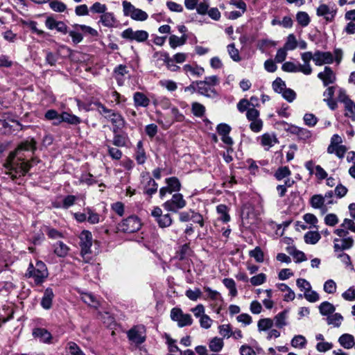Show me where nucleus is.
<instances>
[{"instance_id":"nucleus-1","label":"nucleus","mask_w":355,"mask_h":355,"mask_svg":"<svg viewBox=\"0 0 355 355\" xmlns=\"http://www.w3.org/2000/svg\"><path fill=\"white\" fill-rule=\"evenodd\" d=\"M36 147V141L33 139H27L20 143L17 148L10 152L4 164L8 174L12 180H15L25 175L31 165L26 161L28 153L33 154Z\"/></svg>"},{"instance_id":"nucleus-2","label":"nucleus","mask_w":355,"mask_h":355,"mask_svg":"<svg viewBox=\"0 0 355 355\" xmlns=\"http://www.w3.org/2000/svg\"><path fill=\"white\" fill-rule=\"evenodd\" d=\"M94 105L96 107L98 113L112 123V128H114V132L116 131L117 129H123L125 127V119L119 112L107 108L100 101L94 102Z\"/></svg>"},{"instance_id":"nucleus-3","label":"nucleus","mask_w":355,"mask_h":355,"mask_svg":"<svg viewBox=\"0 0 355 355\" xmlns=\"http://www.w3.org/2000/svg\"><path fill=\"white\" fill-rule=\"evenodd\" d=\"M127 336L130 341L139 345L144 343L146 339V329L144 324L133 326L127 331Z\"/></svg>"},{"instance_id":"nucleus-4","label":"nucleus","mask_w":355,"mask_h":355,"mask_svg":"<svg viewBox=\"0 0 355 355\" xmlns=\"http://www.w3.org/2000/svg\"><path fill=\"white\" fill-rule=\"evenodd\" d=\"M278 124L282 125L285 131L292 135H297L299 140L306 141L311 138L312 135L310 130L293 124H289L284 121L279 122Z\"/></svg>"},{"instance_id":"nucleus-5","label":"nucleus","mask_w":355,"mask_h":355,"mask_svg":"<svg viewBox=\"0 0 355 355\" xmlns=\"http://www.w3.org/2000/svg\"><path fill=\"white\" fill-rule=\"evenodd\" d=\"M187 205V202L184 199L182 194L176 193L173 195L172 198L166 201L163 205V207L168 211L177 213L179 209H182Z\"/></svg>"},{"instance_id":"nucleus-6","label":"nucleus","mask_w":355,"mask_h":355,"mask_svg":"<svg viewBox=\"0 0 355 355\" xmlns=\"http://www.w3.org/2000/svg\"><path fill=\"white\" fill-rule=\"evenodd\" d=\"M170 316L173 321L177 322L178 326L180 328L190 326L193 324L191 315L188 313H184L180 308H173L171 311Z\"/></svg>"},{"instance_id":"nucleus-7","label":"nucleus","mask_w":355,"mask_h":355,"mask_svg":"<svg viewBox=\"0 0 355 355\" xmlns=\"http://www.w3.org/2000/svg\"><path fill=\"white\" fill-rule=\"evenodd\" d=\"M141 227L139 218L136 216H130L119 224V230L125 233H134Z\"/></svg>"},{"instance_id":"nucleus-8","label":"nucleus","mask_w":355,"mask_h":355,"mask_svg":"<svg viewBox=\"0 0 355 355\" xmlns=\"http://www.w3.org/2000/svg\"><path fill=\"white\" fill-rule=\"evenodd\" d=\"M121 36L130 42H144L148 40L149 35L147 31L144 30L134 31L132 28H128L121 33Z\"/></svg>"},{"instance_id":"nucleus-9","label":"nucleus","mask_w":355,"mask_h":355,"mask_svg":"<svg viewBox=\"0 0 355 355\" xmlns=\"http://www.w3.org/2000/svg\"><path fill=\"white\" fill-rule=\"evenodd\" d=\"M123 13L132 19L138 21H144L148 18V14L141 9L136 8L130 1H123Z\"/></svg>"},{"instance_id":"nucleus-10","label":"nucleus","mask_w":355,"mask_h":355,"mask_svg":"<svg viewBox=\"0 0 355 355\" xmlns=\"http://www.w3.org/2000/svg\"><path fill=\"white\" fill-rule=\"evenodd\" d=\"M80 254L83 257L91 253V247L92 245V235L88 230H83L79 236Z\"/></svg>"},{"instance_id":"nucleus-11","label":"nucleus","mask_w":355,"mask_h":355,"mask_svg":"<svg viewBox=\"0 0 355 355\" xmlns=\"http://www.w3.org/2000/svg\"><path fill=\"white\" fill-rule=\"evenodd\" d=\"M337 12V8L334 6L321 4L316 11V14L319 17H323L327 23L331 22L334 20Z\"/></svg>"},{"instance_id":"nucleus-12","label":"nucleus","mask_w":355,"mask_h":355,"mask_svg":"<svg viewBox=\"0 0 355 355\" xmlns=\"http://www.w3.org/2000/svg\"><path fill=\"white\" fill-rule=\"evenodd\" d=\"M334 60V55L331 52L316 51L314 53V62L317 66L331 64Z\"/></svg>"},{"instance_id":"nucleus-13","label":"nucleus","mask_w":355,"mask_h":355,"mask_svg":"<svg viewBox=\"0 0 355 355\" xmlns=\"http://www.w3.org/2000/svg\"><path fill=\"white\" fill-rule=\"evenodd\" d=\"M25 276L28 278H33L37 285L43 283L48 277L46 275L42 272L40 273L39 270L34 268V266L31 262L29 263Z\"/></svg>"},{"instance_id":"nucleus-14","label":"nucleus","mask_w":355,"mask_h":355,"mask_svg":"<svg viewBox=\"0 0 355 355\" xmlns=\"http://www.w3.org/2000/svg\"><path fill=\"white\" fill-rule=\"evenodd\" d=\"M318 78L322 81L324 87L334 83L336 80V75L329 67H325L324 71L318 74Z\"/></svg>"},{"instance_id":"nucleus-15","label":"nucleus","mask_w":355,"mask_h":355,"mask_svg":"<svg viewBox=\"0 0 355 355\" xmlns=\"http://www.w3.org/2000/svg\"><path fill=\"white\" fill-rule=\"evenodd\" d=\"M33 336L41 343L47 344L51 343L52 336L51 333L44 328H35L33 330Z\"/></svg>"},{"instance_id":"nucleus-16","label":"nucleus","mask_w":355,"mask_h":355,"mask_svg":"<svg viewBox=\"0 0 355 355\" xmlns=\"http://www.w3.org/2000/svg\"><path fill=\"white\" fill-rule=\"evenodd\" d=\"M334 243L335 252L343 251L351 248L354 245V240L352 237H347L342 239H334Z\"/></svg>"},{"instance_id":"nucleus-17","label":"nucleus","mask_w":355,"mask_h":355,"mask_svg":"<svg viewBox=\"0 0 355 355\" xmlns=\"http://www.w3.org/2000/svg\"><path fill=\"white\" fill-rule=\"evenodd\" d=\"M142 178L147 180V183L144 187V193L149 196H152L153 194L157 193L158 189L157 183L150 177L148 173H143Z\"/></svg>"},{"instance_id":"nucleus-18","label":"nucleus","mask_w":355,"mask_h":355,"mask_svg":"<svg viewBox=\"0 0 355 355\" xmlns=\"http://www.w3.org/2000/svg\"><path fill=\"white\" fill-rule=\"evenodd\" d=\"M121 129H117L116 131H114L112 128V132L114 134L113 139L111 143L116 147H125L127 146L128 141V137L126 133H119Z\"/></svg>"},{"instance_id":"nucleus-19","label":"nucleus","mask_w":355,"mask_h":355,"mask_svg":"<svg viewBox=\"0 0 355 355\" xmlns=\"http://www.w3.org/2000/svg\"><path fill=\"white\" fill-rule=\"evenodd\" d=\"M301 58L304 62L303 64H301L302 73L304 75H310L312 73V68L310 65V61L313 60L314 61V54L311 51H306L301 54Z\"/></svg>"},{"instance_id":"nucleus-20","label":"nucleus","mask_w":355,"mask_h":355,"mask_svg":"<svg viewBox=\"0 0 355 355\" xmlns=\"http://www.w3.org/2000/svg\"><path fill=\"white\" fill-rule=\"evenodd\" d=\"M158 55H160V59L164 61L168 70L171 71H178L180 69V67L174 63L175 62H173V59L169 56L168 53L156 52L154 55V57H157Z\"/></svg>"},{"instance_id":"nucleus-21","label":"nucleus","mask_w":355,"mask_h":355,"mask_svg":"<svg viewBox=\"0 0 355 355\" xmlns=\"http://www.w3.org/2000/svg\"><path fill=\"white\" fill-rule=\"evenodd\" d=\"M196 86L197 92L200 95L209 98H215L218 96V94L214 87L201 85H196Z\"/></svg>"},{"instance_id":"nucleus-22","label":"nucleus","mask_w":355,"mask_h":355,"mask_svg":"<svg viewBox=\"0 0 355 355\" xmlns=\"http://www.w3.org/2000/svg\"><path fill=\"white\" fill-rule=\"evenodd\" d=\"M62 122L67 123L69 125H77L82 122L80 117L68 112H62L61 113V119L56 123H61Z\"/></svg>"},{"instance_id":"nucleus-23","label":"nucleus","mask_w":355,"mask_h":355,"mask_svg":"<svg viewBox=\"0 0 355 355\" xmlns=\"http://www.w3.org/2000/svg\"><path fill=\"white\" fill-rule=\"evenodd\" d=\"M133 101L135 107H147L150 103L146 95L140 92H137L133 94Z\"/></svg>"},{"instance_id":"nucleus-24","label":"nucleus","mask_w":355,"mask_h":355,"mask_svg":"<svg viewBox=\"0 0 355 355\" xmlns=\"http://www.w3.org/2000/svg\"><path fill=\"white\" fill-rule=\"evenodd\" d=\"M192 250L189 244L186 243L180 246V249L176 252L175 258L180 261L188 262L192 254Z\"/></svg>"},{"instance_id":"nucleus-25","label":"nucleus","mask_w":355,"mask_h":355,"mask_svg":"<svg viewBox=\"0 0 355 355\" xmlns=\"http://www.w3.org/2000/svg\"><path fill=\"white\" fill-rule=\"evenodd\" d=\"M338 101L344 104L346 111L352 112L353 101L349 98L346 91L343 88H340L338 90Z\"/></svg>"},{"instance_id":"nucleus-26","label":"nucleus","mask_w":355,"mask_h":355,"mask_svg":"<svg viewBox=\"0 0 355 355\" xmlns=\"http://www.w3.org/2000/svg\"><path fill=\"white\" fill-rule=\"evenodd\" d=\"M54 294L52 288H47L45 289L44 295L41 300V306L44 309H50L52 306V302Z\"/></svg>"},{"instance_id":"nucleus-27","label":"nucleus","mask_w":355,"mask_h":355,"mask_svg":"<svg viewBox=\"0 0 355 355\" xmlns=\"http://www.w3.org/2000/svg\"><path fill=\"white\" fill-rule=\"evenodd\" d=\"M135 158L138 164H144L146 160V155L143 147L142 141H139L137 144Z\"/></svg>"},{"instance_id":"nucleus-28","label":"nucleus","mask_w":355,"mask_h":355,"mask_svg":"<svg viewBox=\"0 0 355 355\" xmlns=\"http://www.w3.org/2000/svg\"><path fill=\"white\" fill-rule=\"evenodd\" d=\"M339 344L345 349H351L355 345L354 338L349 334H344L338 338Z\"/></svg>"},{"instance_id":"nucleus-29","label":"nucleus","mask_w":355,"mask_h":355,"mask_svg":"<svg viewBox=\"0 0 355 355\" xmlns=\"http://www.w3.org/2000/svg\"><path fill=\"white\" fill-rule=\"evenodd\" d=\"M69 251V248L62 241L53 244V252L59 257H65Z\"/></svg>"},{"instance_id":"nucleus-30","label":"nucleus","mask_w":355,"mask_h":355,"mask_svg":"<svg viewBox=\"0 0 355 355\" xmlns=\"http://www.w3.org/2000/svg\"><path fill=\"white\" fill-rule=\"evenodd\" d=\"M184 71L188 74L189 73L196 77H200L205 72V69L203 67L200 66L193 67L191 64H185L183 67Z\"/></svg>"},{"instance_id":"nucleus-31","label":"nucleus","mask_w":355,"mask_h":355,"mask_svg":"<svg viewBox=\"0 0 355 355\" xmlns=\"http://www.w3.org/2000/svg\"><path fill=\"white\" fill-rule=\"evenodd\" d=\"M335 306L330 302L324 301L319 306V311L322 315L329 316L335 312Z\"/></svg>"},{"instance_id":"nucleus-32","label":"nucleus","mask_w":355,"mask_h":355,"mask_svg":"<svg viewBox=\"0 0 355 355\" xmlns=\"http://www.w3.org/2000/svg\"><path fill=\"white\" fill-rule=\"evenodd\" d=\"M282 69L284 71L289 72V73H297L302 72V68L301 67L300 63L295 64L293 62H286L282 66Z\"/></svg>"},{"instance_id":"nucleus-33","label":"nucleus","mask_w":355,"mask_h":355,"mask_svg":"<svg viewBox=\"0 0 355 355\" xmlns=\"http://www.w3.org/2000/svg\"><path fill=\"white\" fill-rule=\"evenodd\" d=\"M165 182L172 193L178 192L181 189V183L176 177L168 178L165 180Z\"/></svg>"},{"instance_id":"nucleus-34","label":"nucleus","mask_w":355,"mask_h":355,"mask_svg":"<svg viewBox=\"0 0 355 355\" xmlns=\"http://www.w3.org/2000/svg\"><path fill=\"white\" fill-rule=\"evenodd\" d=\"M288 311L285 309L283 311L279 313L275 318L274 321L275 326L279 329L284 327L287 324L286 319L288 316Z\"/></svg>"},{"instance_id":"nucleus-35","label":"nucleus","mask_w":355,"mask_h":355,"mask_svg":"<svg viewBox=\"0 0 355 355\" xmlns=\"http://www.w3.org/2000/svg\"><path fill=\"white\" fill-rule=\"evenodd\" d=\"M100 21L104 26L110 28L114 26L116 21L112 12H105L101 16Z\"/></svg>"},{"instance_id":"nucleus-36","label":"nucleus","mask_w":355,"mask_h":355,"mask_svg":"<svg viewBox=\"0 0 355 355\" xmlns=\"http://www.w3.org/2000/svg\"><path fill=\"white\" fill-rule=\"evenodd\" d=\"M278 143V139L274 135H270L265 133L261 136V144L263 146H268L270 148L274 146L275 144Z\"/></svg>"},{"instance_id":"nucleus-37","label":"nucleus","mask_w":355,"mask_h":355,"mask_svg":"<svg viewBox=\"0 0 355 355\" xmlns=\"http://www.w3.org/2000/svg\"><path fill=\"white\" fill-rule=\"evenodd\" d=\"M216 211L219 214V220L223 223H227L230 220V216L228 214V207L225 205H218L216 207Z\"/></svg>"},{"instance_id":"nucleus-38","label":"nucleus","mask_w":355,"mask_h":355,"mask_svg":"<svg viewBox=\"0 0 355 355\" xmlns=\"http://www.w3.org/2000/svg\"><path fill=\"white\" fill-rule=\"evenodd\" d=\"M160 228L170 227L173 223V218L170 214H162L155 220Z\"/></svg>"},{"instance_id":"nucleus-39","label":"nucleus","mask_w":355,"mask_h":355,"mask_svg":"<svg viewBox=\"0 0 355 355\" xmlns=\"http://www.w3.org/2000/svg\"><path fill=\"white\" fill-rule=\"evenodd\" d=\"M187 40V36L183 35L182 37L172 35L169 37V44L172 49H175L178 46H182L185 44Z\"/></svg>"},{"instance_id":"nucleus-40","label":"nucleus","mask_w":355,"mask_h":355,"mask_svg":"<svg viewBox=\"0 0 355 355\" xmlns=\"http://www.w3.org/2000/svg\"><path fill=\"white\" fill-rule=\"evenodd\" d=\"M84 211H86L87 214V221L90 224H97L101 221L100 215L95 212L94 210L92 208L86 207L85 208Z\"/></svg>"},{"instance_id":"nucleus-41","label":"nucleus","mask_w":355,"mask_h":355,"mask_svg":"<svg viewBox=\"0 0 355 355\" xmlns=\"http://www.w3.org/2000/svg\"><path fill=\"white\" fill-rule=\"evenodd\" d=\"M44 119L48 121H53V125H58L60 123H56L61 119V114H60L55 110H49L44 114Z\"/></svg>"},{"instance_id":"nucleus-42","label":"nucleus","mask_w":355,"mask_h":355,"mask_svg":"<svg viewBox=\"0 0 355 355\" xmlns=\"http://www.w3.org/2000/svg\"><path fill=\"white\" fill-rule=\"evenodd\" d=\"M223 346L224 343L223 339L218 337L212 338L209 343L210 350L216 353L220 352Z\"/></svg>"},{"instance_id":"nucleus-43","label":"nucleus","mask_w":355,"mask_h":355,"mask_svg":"<svg viewBox=\"0 0 355 355\" xmlns=\"http://www.w3.org/2000/svg\"><path fill=\"white\" fill-rule=\"evenodd\" d=\"M109 142V140H106L105 144V146L107 148L108 155L112 159L119 160L123 155L121 150L116 148L112 147L110 144H108Z\"/></svg>"},{"instance_id":"nucleus-44","label":"nucleus","mask_w":355,"mask_h":355,"mask_svg":"<svg viewBox=\"0 0 355 355\" xmlns=\"http://www.w3.org/2000/svg\"><path fill=\"white\" fill-rule=\"evenodd\" d=\"M204 291L205 293H207V296L204 297L205 300L210 299L215 302L218 300L222 301L221 295L217 291L212 290L210 287L208 286H205Z\"/></svg>"},{"instance_id":"nucleus-45","label":"nucleus","mask_w":355,"mask_h":355,"mask_svg":"<svg viewBox=\"0 0 355 355\" xmlns=\"http://www.w3.org/2000/svg\"><path fill=\"white\" fill-rule=\"evenodd\" d=\"M343 320V317L340 313H336L331 314L327 318V322L328 324H332L335 327H339Z\"/></svg>"},{"instance_id":"nucleus-46","label":"nucleus","mask_w":355,"mask_h":355,"mask_svg":"<svg viewBox=\"0 0 355 355\" xmlns=\"http://www.w3.org/2000/svg\"><path fill=\"white\" fill-rule=\"evenodd\" d=\"M224 286L229 290L230 295L232 297H236L238 294L237 289L236 288V284L232 278H225L223 280Z\"/></svg>"},{"instance_id":"nucleus-47","label":"nucleus","mask_w":355,"mask_h":355,"mask_svg":"<svg viewBox=\"0 0 355 355\" xmlns=\"http://www.w3.org/2000/svg\"><path fill=\"white\" fill-rule=\"evenodd\" d=\"M82 300L85 303L94 308H97L99 305L97 298L92 293H83Z\"/></svg>"},{"instance_id":"nucleus-48","label":"nucleus","mask_w":355,"mask_h":355,"mask_svg":"<svg viewBox=\"0 0 355 355\" xmlns=\"http://www.w3.org/2000/svg\"><path fill=\"white\" fill-rule=\"evenodd\" d=\"M310 204L315 209H321L324 204V198L320 194L313 195L310 199Z\"/></svg>"},{"instance_id":"nucleus-49","label":"nucleus","mask_w":355,"mask_h":355,"mask_svg":"<svg viewBox=\"0 0 355 355\" xmlns=\"http://www.w3.org/2000/svg\"><path fill=\"white\" fill-rule=\"evenodd\" d=\"M296 19L297 23L302 27L307 26L311 21L309 15L306 12L303 11H300L297 13Z\"/></svg>"},{"instance_id":"nucleus-50","label":"nucleus","mask_w":355,"mask_h":355,"mask_svg":"<svg viewBox=\"0 0 355 355\" xmlns=\"http://www.w3.org/2000/svg\"><path fill=\"white\" fill-rule=\"evenodd\" d=\"M219 84V79L217 76H206L203 80L197 81L196 85H211L215 87Z\"/></svg>"},{"instance_id":"nucleus-51","label":"nucleus","mask_w":355,"mask_h":355,"mask_svg":"<svg viewBox=\"0 0 355 355\" xmlns=\"http://www.w3.org/2000/svg\"><path fill=\"white\" fill-rule=\"evenodd\" d=\"M342 138L337 134L334 135L331 138V144L327 148V153L333 154L334 153L335 147L340 146L342 143Z\"/></svg>"},{"instance_id":"nucleus-52","label":"nucleus","mask_w":355,"mask_h":355,"mask_svg":"<svg viewBox=\"0 0 355 355\" xmlns=\"http://www.w3.org/2000/svg\"><path fill=\"white\" fill-rule=\"evenodd\" d=\"M304 241L309 244H315L320 239V235L317 232H308L305 234Z\"/></svg>"},{"instance_id":"nucleus-53","label":"nucleus","mask_w":355,"mask_h":355,"mask_svg":"<svg viewBox=\"0 0 355 355\" xmlns=\"http://www.w3.org/2000/svg\"><path fill=\"white\" fill-rule=\"evenodd\" d=\"M291 171L288 166L279 167L275 173V177L277 180H282L291 175Z\"/></svg>"},{"instance_id":"nucleus-54","label":"nucleus","mask_w":355,"mask_h":355,"mask_svg":"<svg viewBox=\"0 0 355 355\" xmlns=\"http://www.w3.org/2000/svg\"><path fill=\"white\" fill-rule=\"evenodd\" d=\"M249 255L253 257L258 263H262L264 260L263 252L260 247L257 246L254 250L249 252Z\"/></svg>"},{"instance_id":"nucleus-55","label":"nucleus","mask_w":355,"mask_h":355,"mask_svg":"<svg viewBox=\"0 0 355 355\" xmlns=\"http://www.w3.org/2000/svg\"><path fill=\"white\" fill-rule=\"evenodd\" d=\"M306 340L304 336L302 335L295 336L291 340V345L293 347H299L303 349L306 347Z\"/></svg>"},{"instance_id":"nucleus-56","label":"nucleus","mask_w":355,"mask_h":355,"mask_svg":"<svg viewBox=\"0 0 355 355\" xmlns=\"http://www.w3.org/2000/svg\"><path fill=\"white\" fill-rule=\"evenodd\" d=\"M191 111L196 116L202 117L205 113V107L199 103L194 102L191 105Z\"/></svg>"},{"instance_id":"nucleus-57","label":"nucleus","mask_w":355,"mask_h":355,"mask_svg":"<svg viewBox=\"0 0 355 355\" xmlns=\"http://www.w3.org/2000/svg\"><path fill=\"white\" fill-rule=\"evenodd\" d=\"M75 27H76L78 30H80L82 33L85 35H89L92 37H97L98 35L96 30L86 25L75 24Z\"/></svg>"},{"instance_id":"nucleus-58","label":"nucleus","mask_w":355,"mask_h":355,"mask_svg":"<svg viewBox=\"0 0 355 355\" xmlns=\"http://www.w3.org/2000/svg\"><path fill=\"white\" fill-rule=\"evenodd\" d=\"M297 46V42L294 34H290L287 37V40L284 44V47L288 51H292Z\"/></svg>"},{"instance_id":"nucleus-59","label":"nucleus","mask_w":355,"mask_h":355,"mask_svg":"<svg viewBox=\"0 0 355 355\" xmlns=\"http://www.w3.org/2000/svg\"><path fill=\"white\" fill-rule=\"evenodd\" d=\"M259 331H267L273 326V320L270 318L261 319L258 322Z\"/></svg>"},{"instance_id":"nucleus-60","label":"nucleus","mask_w":355,"mask_h":355,"mask_svg":"<svg viewBox=\"0 0 355 355\" xmlns=\"http://www.w3.org/2000/svg\"><path fill=\"white\" fill-rule=\"evenodd\" d=\"M68 355H85L78 345L73 342H69L67 345Z\"/></svg>"},{"instance_id":"nucleus-61","label":"nucleus","mask_w":355,"mask_h":355,"mask_svg":"<svg viewBox=\"0 0 355 355\" xmlns=\"http://www.w3.org/2000/svg\"><path fill=\"white\" fill-rule=\"evenodd\" d=\"M272 88L277 93L282 94L286 89V83L280 78H277L272 83Z\"/></svg>"},{"instance_id":"nucleus-62","label":"nucleus","mask_w":355,"mask_h":355,"mask_svg":"<svg viewBox=\"0 0 355 355\" xmlns=\"http://www.w3.org/2000/svg\"><path fill=\"white\" fill-rule=\"evenodd\" d=\"M185 295L192 301H196L202 297V292L200 288H196L194 290L188 289L185 292Z\"/></svg>"},{"instance_id":"nucleus-63","label":"nucleus","mask_w":355,"mask_h":355,"mask_svg":"<svg viewBox=\"0 0 355 355\" xmlns=\"http://www.w3.org/2000/svg\"><path fill=\"white\" fill-rule=\"evenodd\" d=\"M128 73L127 70V67L124 64H119L114 69V77L117 81V83H119V76H123Z\"/></svg>"},{"instance_id":"nucleus-64","label":"nucleus","mask_w":355,"mask_h":355,"mask_svg":"<svg viewBox=\"0 0 355 355\" xmlns=\"http://www.w3.org/2000/svg\"><path fill=\"white\" fill-rule=\"evenodd\" d=\"M227 48L230 58L234 61L239 62L241 60L239 50L235 48V45L234 43L229 44Z\"/></svg>"}]
</instances>
